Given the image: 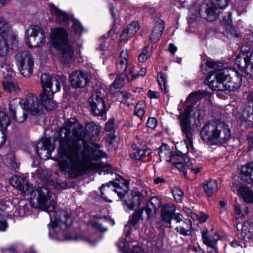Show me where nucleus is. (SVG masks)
Listing matches in <instances>:
<instances>
[{
	"instance_id": "nucleus-8",
	"label": "nucleus",
	"mask_w": 253,
	"mask_h": 253,
	"mask_svg": "<svg viewBox=\"0 0 253 253\" xmlns=\"http://www.w3.org/2000/svg\"><path fill=\"white\" fill-rule=\"evenodd\" d=\"M193 110V107L189 105L186 107L184 111L180 113L178 116V119L179 120V124L182 132L185 135L187 140H184L183 143L185 146L186 150L181 151L182 154H186L188 152L189 146L192 147L193 144V135L194 130L191 127V121L190 113Z\"/></svg>"
},
{
	"instance_id": "nucleus-20",
	"label": "nucleus",
	"mask_w": 253,
	"mask_h": 253,
	"mask_svg": "<svg viewBox=\"0 0 253 253\" xmlns=\"http://www.w3.org/2000/svg\"><path fill=\"white\" fill-rule=\"evenodd\" d=\"M54 147L51 143V140L48 138H42L39 141L36 147L37 153L41 159L43 160L48 159L51 153L54 150Z\"/></svg>"
},
{
	"instance_id": "nucleus-47",
	"label": "nucleus",
	"mask_w": 253,
	"mask_h": 253,
	"mask_svg": "<svg viewBox=\"0 0 253 253\" xmlns=\"http://www.w3.org/2000/svg\"><path fill=\"white\" fill-rule=\"evenodd\" d=\"M176 155L175 156H172L171 159H167V162L171 163V164L174 166L176 168L181 170L184 173H186V172L183 163L181 162H176L174 161V159H176Z\"/></svg>"
},
{
	"instance_id": "nucleus-48",
	"label": "nucleus",
	"mask_w": 253,
	"mask_h": 253,
	"mask_svg": "<svg viewBox=\"0 0 253 253\" xmlns=\"http://www.w3.org/2000/svg\"><path fill=\"white\" fill-rule=\"evenodd\" d=\"M200 98V94L197 92H192L187 99V102L189 104H195Z\"/></svg>"
},
{
	"instance_id": "nucleus-13",
	"label": "nucleus",
	"mask_w": 253,
	"mask_h": 253,
	"mask_svg": "<svg viewBox=\"0 0 253 253\" xmlns=\"http://www.w3.org/2000/svg\"><path fill=\"white\" fill-rule=\"evenodd\" d=\"M104 92L105 90L102 88L95 89L88 98L91 112L95 116H102L106 113L105 102L103 99Z\"/></svg>"
},
{
	"instance_id": "nucleus-19",
	"label": "nucleus",
	"mask_w": 253,
	"mask_h": 253,
	"mask_svg": "<svg viewBox=\"0 0 253 253\" xmlns=\"http://www.w3.org/2000/svg\"><path fill=\"white\" fill-rule=\"evenodd\" d=\"M22 106L24 109L32 115L40 114L42 112L43 107L45 108L43 103H41L38 97L31 93L28 94L25 100L23 99Z\"/></svg>"
},
{
	"instance_id": "nucleus-18",
	"label": "nucleus",
	"mask_w": 253,
	"mask_h": 253,
	"mask_svg": "<svg viewBox=\"0 0 253 253\" xmlns=\"http://www.w3.org/2000/svg\"><path fill=\"white\" fill-rule=\"evenodd\" d=\"M147 195L148 192L145 190L131 191L127 194L124 205L129 210H133L140 206Z\"/></svg>"
},
{
	"instance_id": "nucleus-42",
	"label": "nucleus",
	"mask_w": 253,
	"mask_h": 253,
	"mask_svg": "<svg viewBox=\"0 0 253 253\" xmlns=\"http://www.w3.org/2000/svg\"><path fill=\"white\" fill-rule=\"evenodd\" d=\"M152 54V50L148 46H145L142 52L138 56L139 62L143 63L145 62Z\"/></svg>"
},
{
	"instance_id": "nucleus-32",
	"label": "nucleus",
	"mask_w": 253,
	"mask_h": 253,
	"mask_svg": "<svg viewBox=\"0 0 253 253\" xmlns=\"http://www.w3.org/2000/svg\"><path fill=\"white\" fill-rule=\"evenodd\" d=\"M238 118L242 122H249L253 124V107L247 105L244 106L242 112L239 113Z\"/></svg>"
},
{
	"instance_id": "nucleus-55",
	"label": "nucleus",
	"mask_w": 253,
	"mask_h": 253,
	"mask_svg": "<svg viewBox=\"0 0 253 253\" xmlns=\"http://www.w3.org/2000/svg\"><path fill=\"white\" fill-rule=\"evenodd\" d=\"M54 186L55 188L58 189H64L67 187L68 185L67 183L65 182L57 181L54 184Z\"/></svg>"
},
{
	"instance_id": "nucleus-44",
	"label": "nucleus",
	"mask_w": 253,
	"mask_h": 253,
	"mask_svg": "<svg viewBox=\"0 0 253 253\" xmlns=\"http://www.w3.org/2000/svg\"><path fill=\"white\" fill-rule=\"evenodd\" d=\"M2 84L4 90L7 92H17L19 89L18 86L16 83L3 82Z\"/></svg>"
},
{
	"instance_id": "nucleus-1",
	"label": "nucleus",
	"mask_w": 253,
	"mask_h": 253,
	"mask_svg": "<svg viewBox=\"0 0 253 253\" xmlns=\"http://www.w3.org/2000/svg\"><path fill=\"white\" fill-rule=\"evenodd\" d=\"M83 126L75 118L66 121L61 128L59 136V148L56 158L60 170L69 179H73L96 169L105 168L108 164L93 162L106 156L97 149L100 146L94 144L96 149L84 144L85 136L91 138L100 133L99 124L90 122Z\"/></svg>"
},
{
	"instance_id": "nucleus-15",
	"label": "nucleus",
	"mask_w": 253,
	"mask_h": 253,
	"mask_svg": "<svg viewBox=\"0 0 253 253\" xmlns=\"http://www.w3.org/2000/svg\"><path fill=\"white\" fill-rule=\"evenodd\" d=\"M129 51L127 49H123L120 53L117 61V68L120 72H123L125 74L128 81H131L135 77L133 74V65L129 63Z\"/></svg>"
},
{
	"instance_id": "nucleus-5",
	"label": "nucleus",
	"mask_w": 253,
	"mask_h": 253,
	"mask_svg": "<svg viewBox=\"0 0 253 253\" xmlns=\"http://www.w3.org/2000/svg\"><path fill=\"white\" fill-rule=\"evenodd\" d=\"M62 79L59 77L51 78L47 74H42L41 82L42 91L40 97L41 101L47 110H52L57 107L56 103L53 100L54 93L59 91L61 88Z\"/></svg>"
},
{
	"instance_id": "nucleus-12",
	"label": "nucleus",
	"mask_w": 253,
	"mask_h": 253,
	"mask_svg": "<svg viewBox=\"0 0 253 253\" xmlns=\"http://www.w3.org/2000/svg\"><path fill=\"white\" fill-rule=\"evenodd\" d=\"M25 38L27 45L30 47H42L45 43L43 31L38 26H30L25 32Z\"/></svg>"
},
{
	"instance_id": "nucleus-64",
	"label": "nucleus",
	"mask_w": 253,
	"mask_h": 253,
	"mask_svg": "<svg viewBox=\"0 0 253 253\" xmlns=\"http://www.w3.org/2000/svg\"><path fill=\"white\" fill-rule=\"evenodd\" d=\"M117 246L120 249H124L125 250L126 249V244L125 241L124 240H122L119 241V243H117Z\"/></svg>"
},
{
	"instance_id": "nucleus-7",
	"label": "nucleus",
	"mask_w": 253,
	"mask_h": 253,
	"mask_svg": "<svg viewBox=\"0 0 253 253\" xmlns=\"http://www.w3.org/2000/svg\"><path fill=\"white\" fill-rule=\"evenodd\" d=\"M32 191H29L31 201L35 207L48 212H53L55 208V202L52 198L49 189L45 187H40L36 189L32 186Z\"/></svg>"
},
{
	"instance_id": "nucleus-53",
	"label": "nucleus",
	"mask_w": 253,
	"mask_h": 253,
	"mask_svg": "<svg viewBox=\"0 0 253 253\" xmlns=\"http://www.w3.org/2000/svg\"><path fill=\"white\" fill-rule=\"evenodd\" d=\"M147 126L151 128H154L157 125V120L154 118H150L147 121Z\"/></svg>"
},
{
	"instance_id": "nucleus-25",
	"label": "nucleus",
	"mask_w": 253,
	"mask_h": 253,
	"mask_svg": "<svg viewBox=\"0 0 253 253\" xmlns=\"http://www.w3.org/2000/svg\"><path fill=\"white\" fill-rule=\"evenodd\" d=\"M238 231H241V237L245 241L253 243V225L248 221H245L243 224H237Z\"/></svg>"
},
{
	"instance_id": "nucleus-58",
	"label": "nucleus",
	"mask_w": 253,
	"mask_h": 253,
	"mask_svg": "<svg viewBox=\"0 0 253 253\" xmlns=\"http://www.w3.org/2000/svg\"><path fill=\"white\" fill-rule=\"evenodd\" d=\"M235 213L239 216H243V214L242 213V212L241 207L240 205H236V206H235Z\"/></svg>"
},
{
	"instance_id": "nucleus-56",
	"label": "nucleus",
	"mask_w": 253,
	"mask_h": 253,
	"mask_svg": "<svg viewBox=\"0 0 253 253\" xmlns=\"http://www.w3.org/2000/svg\"><path fill=\"white\" fill-rule=\"evenodd\" d=\"M147 95L150 98L156 99V98H158L159 97L160 94L157 91H153L149 90L148 91Z\"/></svg>"
},
{
	"instance_id": "nucleus-37",
	"label": "nucleus",
	"mask_w": 253,
	"mask_h": 253,
	"mask_svg": "<svg viewBox=\"0 0 253 253\" xmlns=\"http://www.w3.org/2000/svg\"><path fill=\"white\" fill-rule=\"evenodd\" d=\"M116 96L118 100L123 103H127L129 105L132 103L130 101L132 100L133 97L130 93L123 91H118L116 93Z\"/></svg>"
},
{
	"instance_id": "nucleus-30",
	"label": "nucleus",
	"mask_w": 253,
	"mask_h": 253,
	"mask_svg": "<svg viewBox=\"0 0 253 253\" xmlns=\"http://www.w3.org/2000/svg\"><path fill=\"white\" fill-rule=\"evenodd\" d=\"M219 238V236L216 232L214 233L213 235H209L207 231L203 232L202 234L204 243L212 249L216 253H217L216 244Z\"/></svg>"
},
{
	"instance_id": "nucleus-10",
	"label": "nucleus",
	"mask_w": 253,
	"mask_h": 253,
	"mask_svg": "<svg viewBox=\"0 0 253 253\" xmlns=\"http://www.w3.org/2000/svg\"><path fill=\"white\" fill-rule=\"evenodd\" d=\"M129 181L124 180V182L120 185L119 183L109 181L103 184L100 187L101 196L108 202H111V198L117 193L118 197L122 199L128 190Z\"/></svg>"
},
{
	"instance_id": "nucleus-35",
	"label": "nucleus",
	"mask_w": 253,
	"mask_h": 253,
	"mask_svg": "<svg viewBox=\"0 0 253 253\" xmlns=\"http://www.w3.org/2000/svg\"><path fill=\"white\" fill-rule=\"evenodd\" d=\"M0 67L4 78L8 79L13 76L14 73L11 68V64L7 58L6 60L1 63Z\"/></svg>"
},
{
	"instance_id": "nucleus-59",
	"label": "nucleus",
	"mask_w": 253,
	"mask_h": 253,
	"mask_svg": "<svg viewBox=\"0 0 253 253\" xmlns=\"http://www.w3.org/2000/svg\"><path fill=\"white\" fill-rule=\"evenodd\" d=\"M154 182L156 184H162L163 183H165L166 182V180L163 178L158 177L154 179Z\"/></svg>"
},
{
	"instance_id": "nucleus-22",
	"label": "nucleus",
	"mask_w": 253,
	"mask_h": 253,
	"mask_svg": "<svg viewBox=\"0 0 253 253\" xmlns=\"http://www.w3.org/2000/svg\"><path fill=\"white\" fill-rule=\"evenodd\" d=\"M49 10L52 18L59 24L67 25L72 17L65 11L60 9L52 3L48 4Z\"/></svg>"
},
{
	"instance_id": "nucleus-63",
	"label": "nucleus",
	"mask_w": 253,
	"mask_h": 253,
	"mask_svg": "<svg viewBox=\"0 0 253 253\" xmlns=\"http://www.w3.org/2000/svg\"><path fill=\"white\" fill-rule=\"evenodd\" d=\"M169 51L172 54H174L177 50V47L172 43H170L169 47Z\"/></svg>"
},
{
	"instance_id": "nucleus-33",
	"label": "nucleus",
	"mask_w": 253,
	"mask_h": 253,
	"mask_svg": "<svg viewBox=\"0 0 253 253\" xmlns=\"http://www.w3.org/2000/svg\"><path fill=\"white\" fill-rule=\"evenodd\" d=\"M238 193L245 202L247 203H253V191L249 187L241 186L239 188Z\"/></svg>"
},
{
	"instance_id": "nucleus-51",
	"label": "nucleus",
	"mask_w": 253,
	"mask_h": 253,
	"mask_svg": "<svg viewBox=\"0 0 253 253\" xmlns=\"http://www.w3.org/2000/svg\"><path fill=\"white\" fill-rule=\"evenodd\" d=\"M10 165L11 169L15 171H17L19 169V163L13 156H10Z\"/></svg>"
},
{
	"instance_id": "nucleus-2",
	"label": "nucleus",
	"mask_w": 253,
	"mask_h": 253,
	"mask_svg": "<svg viewBox=\"0 0 253 253\" xmlns=\"http://www.w3.org/2000/svg\"><path fill=\"white\" fill-rule=\"evenodd\" d=\"M201 68L204 74H210L207 77L206 83L213 90L234 91L242 84L241 75L231 68H219L218 64L211 61Z\"/></svg>"
},
{
	"instance_id": "nucleus-62",
	"label": "nucleus",
	"mask_w": 253,
	"mask_h": 253,
	"mask_svg": "<svg viewBox=\"0 0 253 253\" xmlns=\"http://www.w3.org/2000/svg\"><path fill=\"white\" fill-rule=\"evenodd\" d=\"M0 135L1 137L0 138V145H3L6 139V136L3 131L0 132Z\"/></svg>"
},
{
	"instance_id": "nucleus-46",
	"label": "nucleus",
	"mask_w": 253,
	"mask_h": 253,
	"mask_svg": "<svg viewBox=\"0 0 253 253\" xmlns=\"http://www.w3.org/2000/svg\"><path fill=\"white\" fill-rule=\"evenodd\" d=\"M172 193L174 199L177 202H182L183 199V192L178 187H174L172 190Z\"/></svg>"
},
{
	"instance_id": "nucleus-3",
	"label": "nucleus",
	"mask_w": 253,
	"mask_h": 253,
	"mask_svg": "<svg viewBox=\"0 0 253 253\" xmlns=\"http://www.w3.org/2000/svg\"><path fill=\"white\" fill-rule=\"evenodd\" d=\"M231 0H205L201 4L195 3L189 7V17L191 20L196 18L197 14L207 21H214L219 14V10L225 8Z\"/></svg>"
},
{
	"instance_id": "nucleus-31",
	"label": "nucleus",
	"mask_w": 253,
	"mask_h": 253,
	"mask_svg": "<svg viewBox=\"0 0 253 253\" xmlns=\"http://www.w3.org/2000/svg\"><path fill=\"white\" fill-rule=\"evenodd\" d=\"M175 230L180 235L183 236H189L192 231V224L190 220L184 219L183 222L177 225Z\"/></svg>"
},
{
	"instance_id": "nucleus-45",
	"label": "nucleus",
	"mask_w": 253,
	"mask_h": 253,
	"mask_svg": "<svg viewBox=\"0 0 253 253\" xmlns=\"http://www.w3.org/2000/svg\"><path fill=\"white\" fill-rule=\"evenodd\" d=\"M158 82L160 86V88L162 90H165L167 88V76L166 75L162 73H158Z\"/></svg>"
},
{
	"instance_id": "nucleus-49",
	"label": "nucleus",
	"mask_w": 253,
	"mask_h": 253,
	"mask_svg": "<svg viewBox=\"0 0 253 253\" xmlns=\"http://www.w3.org/2000/svg\"><path fill=\"white\" fill-rule=\"evenodd\" d=\"M130 156L132 159L140 160L143 157L142 149L133 150V151L130 153Z\"/></svg>"
},
{
	"instance_id": "nucleus-41",
	"label": "nucleus",
	"mask_w": 253,
	"mask_h": 253,
	"mask_svg": "<svg viewBox=\"0 0 253 253\" xmlns=\"http://www.w3.org/2000/svg\"><path fill=\"white\" fill-rule=\"evenodd\" d=\"M146 106L143 101H139L135 107L134 114L140 119H142L145 112Z\"/></svg>"
},
{
	"instance_id": "nucleus-38",
	"label": "nucleus",
	"mask_w": 253,
	"mask_h": 253,
	"mask_svg": "<svg viewBox=\"0 0 253 253\" xmlns=\"http://www.w3.org/2000/svg\"><path fill=\"white\" fill-rule=\"evenodd\" d=\"M143 209H141L134 212L128 220V223L132 225L133 226H135L140 220L143 219Z\"/></svg>"
},
{
	"instance_id": "nucleus-21",
	"label": "nucleus",
	"mask_w": 253,
	"mask_h": 253,
	"mask_svg": "<svg viewBox=\"0 0 253 253\" xmlns=\"http://www.w3.org/2000/svg\"><path fill=\"white\" fill-rule=\"evenodd\" d=\"M70 81L74 87L84 88L90 82L87 73L81 70L74 72L70 76Z\"/></svg>"
},
{
	"instance_id": "nucleus-57",
	"label": "nucleus",
	"mask_w": 253,
	"mask_h": 253,
	"mask_svg": "<svg viewBox=\"0 0 253 253\" xmlns=\"http://www.w3.org/2000/svg\"><path fill=\"white\" fill-rule=\"evenodd\" d=\"M146 69L144 68H141L137 74H134V71H133V74H134L135 75V77L133 79V80L136 78L139 77L144 76L146 74Z\"/></svg>"
},
{
	"instance_id": "nucleus-60",
	"label": "nucleus",
	"mask_w": 253,
	"mask_h": 253,
	"mask_svg": "<svg viewBox=\"0 0 253 253\" xmlns=\"http://www.w3.org/2000/svg\"><path fill=\"white\" fill-rule=\"evenodd\" d=\"M6 222L4 220H0V231H5L7 228Z\"/></svg>"
},
{
	"instance_id": "nucleus-23",
	"label": "nucleus",
	"mask_w": 253,
	"mask_h": 253,
	"mask_svg": "<svg viewBox=\"0 0 253 253\" xmlns=\"http://www.w3.org/2000/svg\"><path fill=\"white\" fill-rule=\"evenodd\" d=\"M11 185L21 191L25 195H29L32 191V185L30 184L24 176L15 175L10 179Z\"/></svg>"
},
{
	"instance_id": "nucleus-14",
	"label": "nucleus",
	"mask_w": 253,
	"mask_h": 253,
	"mask_svg": "<svg viewBox=\"0 0 253 253\" xmlns=\"http://www.w3.org/2000/svg\"><path fill=\"white\" fill-rule=\"evenodd\" d=\"M16 64L21 74L24 77H29L33 72L34 60L29 51L17 53L15 56Z\"/></svg>"
},
{
	"instance_id": "nucleus-26",
	"label": "nucleus",
	"mask_w": 253,
	"mask_h": 253,
	"mask_svg": "<svg viewBox=\"0 0 253 253\" xmlns=\"http://www.w3.org/2000/svg\"><path fill=\"white\" fill-rule=\"evenodd\" d=\"M175 210L176 207L172 203H167L163 205L161 212L162 220L167 224H170Z\"/></svg>"
},
{
	"instance_id": "nucleus-17",
	"label": "nucleus",
	"mask_w": 253,
	"mask_h": 253,
	"mask_svg": "<svg viewBox=\"0 0 253 253\" xmlns=\"http://www.w3.org/2000/svg\"><path fill=\"white\" fill-rule=\"evenodd\" d=\"M72 223V219L70 214L65 211L62 212L60 214H57L55 216L54 219L51 221V228L57 235L62 234L63 230L66 229Z\"/></svg>"
},
{
	"instance_id": "nucleus-61",
	"label": "nucleus",
	"mask_w": 253,
	"mask_h": 253,
	"mask_svg": "<svg viewBox=\"0 0 253 253\" xmlns=\"http://www.w3.org/2000/svg\"><path fill=\"white\" fill-rule=\"evenodd\" d=\"M143 157H147L152 153V150L150 149L145 148L142 149Z\"/></svg>"
},
{
	"instance_id": "nucleus-34",
	"label": "nucleus",
	"mask_w": 253,
	"mask_h": 253,
	"mask_svg": "<svg viewBox=\"0 0 253 253\" xmlns=\"http://www.w3.org/2000/svg\"><path fill=\"white\" fill-rule=\"evenodd\" d=\"M158 150L160 161L163 159H166L167 161V159H171L172 156L176 155L175 154L171 153L168 145L166 144H162Z\"/></svg>"
},
{
	"instance_id": "nucleus-36",
	"label": "nucleus",
	"mask_w": 253,
	"mask_h": 253,
	"mask_svg": "<svg viewBox=\"0 0 253 253\" xmlns=\"http://www.w3.org/2000/svg\"><path fill=\"white\" fill-rule=\"evenodd\" d=\"M204 189L206 194L210 197L217 191V183L216 180H211L204 186Z\"/></svg>"
},
{
	"instance_id": "nucleus-16",
	"label": "nucleus",
	"mask_w": 253,
	"mask_h": 253,
	"mask_svg": "<svg viewBox=\"0 0 253 253\" xmlns=\"http://www.w3.org/2000/svg\"><path fill=\"white\" fill-rule=\"evenodd\" d=\"M23 99L15 98L9 104V114L16 122L21 123L26 120L28 116V112L22 106Z\"/></svg>"
},
{
	"instance_id": "nucleus-9",
	"label": "nucleus",
	"mask_w": 253,
	"mask_h": 253,
	"mask_svg": "<svg viewBox=\"0 0 253 253\" xmlns=\"http://www.w3.org/2000/svg\"><path fill=\"white\" fill-rule=\"evenodd\" d=\"M17 42L16 37L10 30L7 22L0 17V57H6L8 47L12 48Z\"/></svg>"
},
{
	"instance_id": "nucleus-43",
	"label": "nucleus",
	"mask_w": 253,
	"mask_h": 253,
	"mask_svg": "<svg viewBox=\"0 0 253 253\" xmlns=\"http://www.w3.org/2000/svg\"><path fill=\"white\" fill-rule=\"evenodd\" d=\"M9 125V120L7 115L4 112H0V127L1 128V132L3 131L2 129H6Z\"/></svg>"
},
{
	"instance_id": "nucleus-24",
	"label": "nucleus",
	"mask_w": 253,
	"mask_h": 253,
	"mask_svg": "<svg viewBox=\"0 0 253 253\" xmlns=\"http://www.w3.org/2000/svg\"><path fill=\"white\" fill-rule=\"evenodd\" d=\"M162 205L161 199L158 197H152L147 203L143 210H145L147 219H149L157 214Z\"/></svg>"
},
{
	"instance_id": "nucleus-4",
	"label": "nucleus",
	"mask_w": 253,
	"mask_h": 253,
	"mask_svg": "<svg viewBox=\"0 0 253 253\" xmlns=\"http://www.w3.org/2000/svg\"><path fill=\"white\" fill-rule=\"evenodd\" d=\"M201 139L210 145H220L225 143L231 137L229 126L224 122L208 123L203 126L200 132Z\"/></svg>"
},
{
	"instance_id": "nucleus-29",
	"label": "nucleus",
	"mask_w": 253,
	"mask_h": 253,
	"mask_svg": "<svg viewBox=\"0 0 253 253\" xmlns=\"http://www.w3.org/2000/svg\"><path fill=\"white\" fill-rule=\"evenodd\" d=\"M139 29L138 23L136 22H133L129 24L122 32L120 36V42L126 41L132 37Z\"/></svg>"
},
{
	"instance_id": "nucleus-6",
	"label": "nucleus",
	"mask_w": 253,
	"mask_h": 253,
	"mask_svg": "<svg viewBox=\"0 0 253 253\" xmlns=\"http://www.w3.org/2000/svg\"><path fill=\"white\" fill-rule=\"evenodd\" d=\"M50 39L53 47L61 51L63 60L65 62L73 58V48L69 43L68 33L65 29L56 27L51 29Z\"/></svg>"
},
{
	"instance_id": "nucleus-27",
	"label": "nucleus",
	"mask_w": 253,
	"mask_h": 253,
	"mask_svg": "<svg viewBox=\"0 0 253 253\" xmlns=\"http://www.w3.org/2000/svg\"><path fill=\"white\" fill-rule=\"evenodd\" d=\"M240 177L245 184L253 183V163L242 166L240 171Z\"/></svg>"
},
{
	"instance_id": "nucleus-50",
	"label": "nucleus",
	"mask_w": 253,
	"mask_h": 253,
	"mask_svg": "<svg viewBox=\"0 0 253 253\" xmlns=\"http://www.w3.org/2000/svg\"><path fill=\"white\" fill-rule=\"evenodd\" d=\"M115 121L113 118L110 119L106 123L105 129L108 132H111L114 130Z\"/></svg>"
},
{
	"instance_id": "nucleus-11",
	"label": "nucleus",
	"mask_w": 253,
	"mask_h": 253,
	"mask_svg": "<svg viewBox=\"0 0 253 253\" xmlns=\"http://www.w3.org/2000/svg\"><path fill=\"white\" fill-rule=\"evenodd\" d=\"M236 63L247 75L253 77V50L246 46L241 47V51L236 58Z\"/></svg>"
},
{
	"instance_id": "nucleus-39",
	"label": "nucleus",
	"mask_w": 253,
	"mask_h": 253,
	"mask_svg": "<svg viewBox=\"0 0 253 253\" xmlns=\"http://www.w3.org/2000/svg\"><path fill=\"white\" fill-rule=\"evenodd\" d=\"M123 73L122 74H120L117 75L116 78L114 82L111 85V87H114L116 88H119L123 87L125 84V77L126 78L125 76V74L122 72ZM128 81V80H127Z\"/></svg>"
},
{
	"instance_id": "nucleus-40",
	"label": "nucleus",
	"mask_w": 253,
	"mask_h": 253,
	"mask_svg": "<svg viewBox=\"0 0 253 253\" xmlns=\"http://www.w3.org/2000/svg\"><path fill=\"white\" fill-rule=\"evenodd\" d=\"M69 24H71L72 31L77 34H81L84 30L81 23L78 20L73 19L72 17L67 24V25Z\"/></svg>"
},
{
	"instance_id": "nucleus-52",
	"label": "nucleus",
	"mask_w": 253,
	"mask_h": 253,
	"mask_svg": "<svg viewBox=\"0 0 253 253\" xmlns=\"http://www.w3.org/2000/svg\"><path fill=\"white\" fill-rule=\"evenodd\" d=\"M172 218L176 222V225H179V224L182 223L183 222L184 219H185L183 218V215L179 213H174L173 215Z\"/></svg>"
},
{
	"instance_id": "nucleus-28",
	"label": "nucleus",
	"mask_w": 253,
	"mask_h": 253,
	"mask_svg": "<svg viewBox=\"0 0 253 253\" xmlns=\"http://www.w3.org/2000/svg\"><path fill=\"white\" fill-rule=\"evenodd\" d=\"M165 29V22L159 19L154 24L152 29L150 40L152 43H156L160 39Z\"/></svg>"
},
{
	"instance_id": "nucleus-54",
	"label": "nucleus",
	"mask_w": 253,
	"mask_h": 253,
	"mask_svg": "<svg viewBox=\"0 0 253 253\" xmlns=\"http://www.w3.org/2000/svg\"><path fill=\"white\" fill-rule=\"evenodd\" d=\"M232 247L234 248L236 251H240L243 248L242 245L236 240H233L230 244Z\"/></svg>"
}]
</instances>
